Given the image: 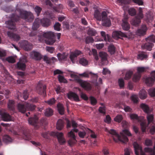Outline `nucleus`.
<instances>
[{"instance_id":"nucleus-1","label":"nucleus","mask_w":155,"mask_h":155,"mask_svg":"<svg viewBox=\"0 0 155 155\" xmlns=\"http://www.w3.org/2000/svg\"><path fill=\"white\" fill-rule=\"evenodd\" d=\"M17 11L19 12L20 15H18L15 13L12 14L10 20L5 22L7 27L9 29H14L15 28V22L18 21L20 18L29 22L32 21L34 19L33 14L30 12L22 11L20 9L17 10Z\"/></svg>"},{"instance_id":"nucleus-2","label":"nucleus","mask_w":155,"mask_h":155,"mask_svg":"<svg viewBox=\"0 0 155 155\" xmlns=\"http://www.w3.org/2000/svg\"><path fill=\"white\" fill-rule=\"evenodd\" d=\"M54 35L53 33L51 31L41 33L37 36V38L40 41H42L45 38L46 43L48 45H52L55 42V40L54 38Z\"/></svg>"},{"instance_id":"nucleus-3","label":"nucleus","mask_w":155,"mask_h":155,"mask_svg":"<svg viewBox=\"0 0 155 155\" xmlns=\"http://www.w3.org/2000/svg\"><path fill=\"white\" fill-rule=\"evenodd\" d=\"M109 133L112 135L113 140L116 142L120 141L123 143H126L128 141V139L126 136L123 134L121 136H120L115 130L113 129L110 130L109 131Z\"/></svg>"},{"instance_id":"nucleus-4","label":"nucleus","mask_w":155,"mask_h":155,"mask_svg":"<svg viewBox=\"0 0 155 155\" xmlns=\"http://www.w3.org/2000/svg\"><path fill=\"white\" fill-rule=\"evenodd\" d=\"M36 106L31 104L26 103L24 104L19 103L18 104V109L19 112L24 113L27 110L31 111L35 109Z\"/></svg>"},{"instance_id":"nucleus-5","label":"nucleus","mask_w":155,"mask_h":155,"mask_svg":"<svg viewBox=\"0 0 155 155\" xmlns=\"http://www.w3.org/2000/svg\"><path fill=\"white\" fill-rule=\"evenodd\" d=\"M140 107L145 113L147 114V119L148 121V124L149 125L153 121V115L152 114H149L150 111L149 107L147 105L142 104L140 105Z\"/></svg>"},{"instance_id":"nucleus-6","label":"nucleus","mask_w":155,"mask_h":155,"mask_svg":"<svg viewBox=\"0 0 155 155\" xmlns=\"http://www.w3.org/2000/svg\"><path fill=\"white\" fill-rule=\"evenodd\" d=\"M139 10V13L131 21V24L135 26H138L139 24L141 19L143 17L142 8H140Z\"/></svg>"},{"instance_id":"nucleus-7","label":"nucleus","mask_w":155,"mask_h":155,"mask_svg":"<svg viewBox=\"0 0 155 155\" xmlns=\"http://www.w3.org/2000/svg\"><path fill=\"white\" fill-rule=\"evenodd\" d=\"M147 69V68L144 67H137V72L133 75L132 78L133 81L134 82L138 81L141 77L140 73L145 72Z\"/></svg>"},{"instance_id":"nucleus-8","label":"nucleus","mask_w":155,"mask_h":155,"mask_svg":"<svg viewBox=\"0 0 155 155\" xmlns=\"http://www.w3.org/2000/svg\"><path fill=\"white\" fill-rule=\"evenodd\" d=\"M76 81L84 89L87 91L91 90L92 87L91 85L87 81H84L82 80L78 79L76 80Z\"/></svg>"},{"instance_id":"nucleus-9","label":"nucleus","mask_w":155,"mask_h":155,"mask_svg":"<svg viewBox=\"0 0 155 155\" xmlns=\"http://www.w3.org/2000/svg\"><path fill=\"white\" fill-rule=\"evenodd\" d=\"M52 135L56 136L59 143L61 145H64L66 142L62 133L58 132H52L51 133Z\"/></svg>"},{"instance_id":"nucleus-10","label":"nucleus","mask_w":155,"mask_h":155,"mask_svg":"<svg viewBox=\"0 0 155 155\" xmlns=\"http://www.w3.org/2000/svg\"><path fill=\"white\" fill-rule=\"evenodd\" d=\"M130 117L132 119H136L139 121H140V125L141 130L143 132H145L146 128L147 126L146 123L141 121L140 119V118L138 117L137 114H132L130 115Z\"/></svg>"},{"instance_id":"nucleus-11","label":"nucleus","mask_w":155,"mask_h":155,"mask_svg":"<svg viewBox=\"0 0 155 155\" xmlns=\"http://www.w3.org/2000/svg\"><path fill=\"white\" fill-rule=\"evenodd\" d=\"M101 15L102 25L106 27L110 26L111 24V22L110 19L107 18V13L105 11H103L102 12Z\"/></svg>"},{"instance_id":"nucleus-12","label":"nucleus","mask_w":155,"mask_h":155,"mask_svg":"<svg viewBox=\"0 0 155 155\" xmlns=\"http://www.w3.org/2000/svg\"><path fill=\"white\" fill-rule=\"evenodd\" d=\"M150 74L151 77H147L145 81L147 85L149 86H151L155 81V71H152Z\"/></svg>"},{"instance_id":"nucleus-13","label":"nucleus","mask_w":155,"mask_h":155,"mask_svg":"<svg viewBox=\"0 0 155 155\" xmlns=\"http://www.w3.org/2000/svg\"><path fill=\"white\" fill-rule=\"evenodd\" d=\"M133 146L136 155H139V152L140 155H145V153L142 150V147L136 142H134Z\"/></svg>"},{"instance_id":"nucleus-14","label":"nucleus","mask_w":155,"mask_h":155,"mask_svg":"<svg viewBox=\"0 0 155 155\" xmlns=\"http://www.w3.org/2000/svg\"><path fill=\"white\" fill-rule=\"evenodd\" d=\"M46 89L45 85L39 83L36 87V91L39 94L45 95L46 94Z\"/></svg>"},{"instance_id":"nucleus-15","label":"nucleus","mask_w":155,"mask_h":155,"mask_svg":"<svg viewBox=\"0 0 155 155\" xmlns=\"http://www.w3.org/2000/svg\"><path fill=\"white\" fill-rule=\"evenodd\" d=\"M68 136L69 137H70L68 141V143L69 145L71 146L76 143L77 141L76 139V137L72 131L68 133Z\"/></svg>"},{"instance_id":"nucleus-16","label":"nucleus","mask_w":155,"mask_h":155,"mask_svg":"<svg viewBox=\"0 0 155 155\" xmlns=\"http://www.w3.org/2000/svg\"><path fill=\"white\" fill-rule=\"evenodd\" d=\"M21 46L25 51H27L30 50L32 48V44L26 40L22 41L21 43Z\"/></svg>"},{"instance_id":"nucleus-17","label":"nucleus","mask_w":155,"mask_h":155,"mask_svg":"<svg viewBox=\"0 0 155 155\" xmlns=\"http://www.w3.org/2000/svg\"><path fill=\"white\" fill-rule=\"evenodd\" d=\"M68 98L71 100H74L75 101H80V99L78 94L72 92H70L67 94Z\"/></svg>"},{"instance_id":"nucleus-18","label":"nucleus","mask_w":155,"mask_h":155,"mask_svg":"<svg viewBox=\"0 0 155 155\" xmlns=\"http://www.w3.org/2000/svg\"><path fill=\"white\" fill-rule=\"evenodd\" d=\"M30 54L31 58L36 61L40 60L42 58V56L40 53L35 51L31 52Z\"/></svg>"},{"instance_id":"nucleus-19","label":"nucleus","mask_w":155,"mask_h":155,"mask_svg":"<svg viewBox=\"0 0 155 155\" xmlns=\"http://www.w3.org/2000/svg\"><path fill=\"white\" fill-rule=\"evenodd\" d=\"M0 114L2 119L5 121H9L12 120V117L8 114L6 112H0Z\"/></svg>"},{"instance_id":"nucleus-20","label":"nucleus","mask_w":155,"mask_h":155,"mask_svg":"<svg viewBox=\"0 0 155 155\" xmlns=\"http://www.w3.org/2000/svg\"><path fill=\"white\" fill-rule=\"evenodd\" d=\"M27 62V60L26 59L24 61L20 60L19 61L17 64V68L18 69L21 70L22 71H24L25 70L26 65L25 64Z\"/></svg>"},{"instance_id":"nucleus-21","label":"nucleus","mask_w":155,"mask_h":155,"mask_svg":"<svg viewBox=\"0 0 155 155\" xmlns=\"http://www.w3.org/2000/svg\"><path fill=\"white\" fill-rule=\"evenodd\" d=\"M113 36L114 37L118 38L122 37H127V35L125 33H123L120 31H115L113 33Z\"/></svg>"},{"instance_id":"nucleus-22","label":"nucleus","mask_w":155,"mask_h":155,"mask_svg":"<svg viewBox=\"0 0 155 155\" xmlns=\"http://www.w3.org/2000/svg\"><path fill=\"white\" fill-rule=\"evenodd\" d=\"M38 120V117L36 115H35L33 117L29 118L28 120L29 124L34 126L37 125Z\"/></svg>"},{"instance_id":"nucleus-23","label":"nucleus","mask_w":155,"mask_h":155,"mask_svg":"<svg viewBox=\"0 0 155 155\" xmlns=\"http://www.w3.org/2000/svg\"><path fill=\"white\" fill-rule=\"evenodd\" d=\"M146 31V26L145 25H143L140 29H139L137 30L136 34L139 36L143 35L145 34Z\"/></svg>"},{"instance_id":"nucleus-24","label":"nucleus","mask_w":155,"mask_h":155,"mask_svg":"<svg viewBox=\"0 0 155 155\" xmlns=\"http://www.w3.org/2000/svg\"><path fill=\"white\" fill-rule=\"evenodd\" d=\"M7 34L9 37L13 39L14 41H18L20 39V37L19 35L10 31H8Z\"/></svg>"},{"instance_id":"nucleus-25","label":"nucleus","mask_w":155,"mask_h":155,"mask_svg":"<svg viewBox=\"0 0 155 155\" xmlns=\"http://www.w3.org/2000/svg\"><path fill=\"white\" fill-rule=\"evenodd\" d=\"M41 24L44 27H48L51 24L50 20L47 18L40 19Z\"/></svg>"},{"instance_id":"nucleus-26","label":"nucleus","mask_w":155,"mask_h":155,"mask_svg":"<svg viewBox=\"0 0 155 155\" xmlns=\"http://www.w3.org/2000/svg\"><path fill=\"white\" fill-rule=\"evenodd\" d=\"M40 24H41L40 19L38 18L35 19L33 23V29L34 30H36L39 27Z\"/></svg>"},{"instance_id":"nucleus-27","label":"nucleus","mask_w":155,"mask_h":155,"mask_svg":"<svg viewBox=\"0 0 155 155\" xmlns=\"http://www.w3.org/2000/svg\"><path fill=\"white\" fill-rule=\"evenodd\" d=\"M58 110L59 113L61 115H63L64 114V108L62 104L59 103L57 105Z\"/></svg>"},{"instance_id":"nucleus-28","label":"nucleus","mask_w":155,"mask_h":155,"mask_svg":"<svg viewBox=\"0 0 155 155\" xmlns=\"http://www.w3.org/2000/svg\"><path fill=\"white\" fill-rule=\"evenodd\" d=\"M147 93L144 89H142L140 90L139 93V96L140 98L142 99H145L147 97Z\"/></svg>"},{"instance_id":"nucleus-29","label":"nucleus","mask_w":155,"mask_h":155,"mask_svg":"<svg viewBox=\"0 0 155 155\" xmlns=\"http://www.w3.org/2000/svg\"><path fill=\"white\" fill-rule=\"evenodd\" d=\"M3 140L4 143H7L11 142L12 141V139L8 135H5L3 136Z\"/></svg>"},{"instance_id":"nucleus-30","label":"nucleus","mask_w":155,"mask_h":155,"mask_svg":"<svg viewBox=\"0 0 155 155\" xmlns=\"http://www.w3.org/2000/svg\"><path fill=\"white\" fill-rule=\"evenodd\" d=\"M123 29L125 31H128L130 29V26L126 20L123 21L122 24Z\"/></svg>"},{"instance_id":"nucleus-31","label":"nucleus","mask_w":155,"mask_h":155,"mask_svg":"<svg viewBox=\"0 0 155 155\" xmlns=\"http://www.w3.org/2000/svg\"><path fill=\"white\" fill-rule=\"evenodd\" d=\"M64 127V122L61 120L59 119L57 123L56 128L58 130H61Z\"/></svg>"},{"instance_id":"nucleus-32","label":"nucleus","mask_w":155,"mask_h":155,"mask_svg":"<svg viewBox=\"0 0 155 155\" xmlns=\"http://www.w3.org/2000/svg\"><path fill=\"white\" fill-rule=\"evenodd\" d=\"M94 17L97 20L100 21L102 19L101 14L98 10H97L95 11L94 13Z\"/></svg>"},{"instance_id":"nucleus-33","label":"nucleus","mask_w":155,"mask_h":155,"mask_svg":"<svg viewBox=\"0 0 155 155\" xmlns=\"http://www.w3.org/2000/svg\"><path fill=\"white\" fill-rule=\"evenodd\" d=\"M23 134L25 137V140H29L31 139V135L28 130L25 128V130L23 131Z\"/></svg>"},{"instance_id":"nucleus-34","label":"nucleus","mask_w":155,"mask_h":155,"mask_svg":"<svg viewBox=\"0 0 155 155\" xmlns=\"http://www.w3.org/2000/svg\"><path fill=\"white\" fill-rule=\"evenodd\" d=\"M8 108L11 110H13L15 109V102L12 100H9L8 104Z\"/></svg>"},{"instance_id":"nucleus-35","label":"nucleus","mask_w":155,"mask_h":155,"mask_svg":"<svg viewBox=\"0 0 155 155\" xmlns=\"http://www.w3.org/2000/svg\"><path fill=\"white\" fill-rule=\"evenodd\" d=\"M100 57L101 58V61H103L107 60V54L104 52H101L99 53Z\"/></svg>"},{"instance_id":"nucleus-36","label":"nucleus","mask_w":155,"mask_h":155,"mask_svg":"<svg viewBox=\"0 0 155 155\" xmlns=\"http://www.w3.org/2000/svg\"><path fill=\"white\" fill-rule=\"evenodd\" d=\"M53 112L52 109L51 108H48L46 109L45 114V116L49 117L53 115Z\"/></svg>"},{"instance_id":"nucleus-37","label":"nucleus","mask_w":155,"mask_h":155,"mask_svg":"<svg viewBox=\"0 0 155 155\" xmlns=\"http://www.w3.org/2000/svg\"><path fill=\"white\" fill-rule=\"evenodd\" d=\"M144 150L146 152L151 153L150 155H155V147H154V149L150 148H145Z\"/></svg>"},{"instance_id":"nucleus-38","label":"nucleus","mask_w":155,"mask_h":155,"mask_svg":"<svg viewBox=\"0 0 155 155\" xmlns=\"http://www.w3.org/2000/svg\"><path fill=\"white\" fill-rule=\"evenodd\" d=\"M133 74V72L130 71H129L126 72L125 74L124 79L126 80H128L130 79Z\"/></svg>"},{"instance_id":"nucleus-39","label":"nucleus","mask_w":155,"mask_h":155,"mask_svg":"<svg viewBox=\"0 0 155 155\" xmlns=\"http://www.w3.org/2000/svg\"><path fill=\"white\" fill-rule=\"evenodd\" d=\"M108 51L111 54H114L115 51V48L114 46L113 45H110L108 46Z\"/></svg>"},{"instance_id":"nucleus-40","label":"nucleus","mask_w":155,"mask_h":155,"mask_svg":"<svg viewBox=\"0 0 155 155\" xmlns=\"http://www.w3.org/2000/svg\"><path fill=\"white\" fill-rule=\"evenodd\" d=\"M89 74H91V75H94V77H95V78H97L98 76L96 74L93 73L91 72H90L89 73H87L86 72H84L83 73L81 74V76L84 77L88 78V77H89Z\"/></svg>"},{"instance_id":"nucleus-41","label":"nucleus","mask_w":155,"mask_h":155,"mask_svg":"<svg viewBox=\"0 0 155 155\" xmlns=\"http://www.w3.org/2000/svg\"><path fill=\"white\" fill-rule=\"evenodd\" d=\"M79 62L80 64L84 66L87 65L88 63V61L84 58H81Z\"/></svg>"},{"instance_id":"nucleus-42","label":"nucleus","mask_w":155,"mask_h":155,"mask_svg":"<svg viewBox=\"0 0 155 155\" xmlns=\"http://www.w3.org/2000/svg\"><path fill=\"white\" fill-rule=\"evenodd\" d=\"M89 99L90 101L91 104L92 105L94 106L97 104V100L94 97L90 96L89 97Z\"/></svg>"},{"instance_id":"nucleus-43","label":"nucleus","mask_w":155,"mask_h":155,"mask_svg":"<svg viewBox=\"0 0 155 155\" xmlns=\"http://www.w3.org/2000/svg\"><path fill=\"white\" fill-rule=\"evenodd\" d=\"M57 56L59 61L64 60L67 58L66 56L64 54H61L60 53H58L57 54Z\"/></svg>"},{"instance_id":"nucleus-44","label":"nucleus","mask_w":155,"mask_h":155,"mask_svg":"<svg viewBox=\"0 0 155 155\" xmlns=\"http://www.w3.org/2000/svg\"><path fill=\"white\" fill-rule=\"evenodd\" d=\"M153 45V44L152 43L147 42L145 44L144 46L147 50L150 51L151 50Z\"/></svg>"},{"instance_id":"nucleus-45","label":"nucleus","mask_w":155,"mask_h":155,"mask_svg":"<svg viewBox=\"0 0 155 155\" xmlns=\"http://www.w3.org/2000/svg\"><path fill=\"white\" fill-rule=\"evenodd\" d=\"M128 12L129 15L132 16H134L136 14V11L133 8H130L128 10Z\"/></svg>"},{"instance_id":"nucleus-46","label":"nucleus","mask_w":155,"mask_h":155,"mask_svg":"<svg viewBox=\"0 0 155 155\" xmlns=\"http://www.w3.org/2000/svg\"><path fill=\"white\" fill-rule=\"evenodd\" d=\"M150 132L152 134L155 133V124L153 123L150 127Z\"/></svg>"},{"instance_id":"nucleus-47","label":"nucleus","mask_w":155,"mask_h":155,"mask_svg":"<svg viewBox=\"0 0 155 155\" xmlns=\"http://www.w3.org/2000/svg\"><path fill=\"white\" fill-rule=\"evenodd\" d=\"M119 85L121 88H123L124 87V82L123 78H120L118 80Z\"/></svg>"},{"instance_id":"nucleus-48","label":"nucleus","mask_w":155,"mask_h":155,"mask_svg":"<svg viewBox=\"0 0 155 155\" xmlns=\"http://www.w3.org/2000/svg\"><path fill=\"white\" fill-rule=\"evenodd\" d=\"M147 41L152 42H155V36L153 35H151L146 38Z\"/></svg>"},{"instance_id":"nucleus-49","label":"nucleus","mask_w":155,"mask_h":155,"mask_svg":"<svg viewBox=\"0 0 155 155\" xmlns=\"http://www.w3.org/2000/svg\"><path fill=\"white\" fill-rule=\"evenodd\" d=\"M58 78L59 81L61 82L66 83L67 82V80L65 79L64 77L61 75H59L58 76Z\"/></svg>"},{"instance_id":"nucleus-50","label":"nucleus","mask_w":155,"mask_h":155,"mask_svg":"<svg viewBox=\"0 0 155 155\" xmlns=\"http://www.w3.org/2000/svg\"><path fill=\"white\" fill-rule=\"evenodd\" d=\"M0 93L5 95L6 96V97L7 98H8V95L10 93L9 91L8 90H6L2 91H0Z\"/></svg>"},{"instance_id":"nucleus-51","label":"nucleus","mask_w":155,"mask_h":155,"mask_svg":"<svg viewBox=\"0 0 155 155\" xmlns=\"http://www.w3.org/2000/svg\"><path fill=\"white\" fill-rule=\"evenodd\" d=\"M35 10L37 13V16H38L42 10V8L38 6H37L35 8Z\"/></svg>"},{"instance_id":"nucleus-52","label":"nucleus","mask_w":155,"mask_h":155,"mask_svg":"<svg viewBox=\"0 0 155 155\" xmlns=\"http://www.w3.org/2000/svg\"><path fill=\"white\" fill-rule=\"evenodd\" d=\"M56 101V100L55 98H52L47 101L46 103L51 105L54 104L55 103Z\"/></svg>"},{"instance_id":"nucleus-53","label":"nucleus","mask_w":155,"mask_h":155,"mask_svg":"<svg viewBox=\"0 0 155 155\" xmlns=\"http://www.w3.org/2000/svg\"><path fill=\"white\" fill-rule=\"evenodd\" d=\"M147 55L144 53L142 52L138 55V58L140 60L146 58L147 57Z\"/></svg>"},{"instance_id":"nucleus-54","label":"nucleus","mask_w":155,"mask_h":155,"mask_svg":"<svg viewBox=\"0 0 155 155\" xmlns=\"http://www.w3.org/2000/svg\"><path fill=\"white\" fill-rule=\"evenodd\" d=\"M98 110L100 113L104 115L106 114L105 107L104 106L100 107L99 108Z\"/></svg>"},{"instance_id":"nucleus-55","label":"nucleus","mask_w":155,"mask_h":155,"mask_svg":"<svg viewBox=\"0 0 155 155\" xmlns=\"http://www.w3.org/2000/svg\"><path fill=\"white\" fill-rule=\"evenodd\" d=\"M149 95L152 97L155 96V88H151L148 91Z\"/></svg>"},{"instance_id":"nucleus-56","label":"nucleus","mask_w":155,"mask_h":155,"mask_svg":"<svg viewBox=\"0 0 155 155\" xmlns=\"http://www.w3.org/2000/svg\"><path fill=\"white\" fill-rule=\"evenodd\" d=\"M122 120V117L121 115H117L114 118V120L116 122L120 123Z\"/></svg>"},{"instance_id":"nucleus-57","label":"nucleus","mask_w":155,"mask_h":155,"mask_svg":"<svg viewBox=\"0 0 155 155\" xmlns=\"http://www.w3.org/2000/svg\"><path fill=\"white\" fill-rule=\"evenodd\" d=\"M94 41V39L91 37H87L85 39V42L86 44H89L90 43H93Z\"/></svg>"},{"instance_id":"nucleus-58","label":"nucleus","mask_w":155,"mask_h":155,"mask_svg":"<svg viewBox=\"0 0 155 155\" xmlns=\"http://www.w3.org/2000/svg\"><path fill=\"white\" fill-rule=\"evenodd\" d=\"M88 34L91 36H95L96 34V31L93 29H90L87 32Z\"/></svg>"},{"instance_id":"nucleus-59","label":"nucleus","mask_w":155,"mask_h":155,"mask_svg":"<svg viewBox=\"0 0 155 155\" xmlns=\"http://www.w3.org/2000/svg\"><path fill=\"white\" fill-rule=\"evenodd\" d=\"M6 60L9 63H14L15 62V59L12 56H10L6 58Z\"/></svg>"},{"instance_id":"nucleus-60","label":"nucleus","mask_w":155,"mask_h":155,"mask_svg":"<svg viewBox=\"0 0 155 155\" xmlns=\"http://www.w3.org/2000/svg\"><path fill=\"white\" fill-rule=\"evenodd\" d=\"M131 99L132 101L134 103H137L138 101V98L137 96L136 95H133L131 96Z\"/></svg>"},{"instance_id":"nucleus-61","label":"nucleus","mask_w":155,"mask_h":155,"mask_svg":"<svg viewBox=\"0 0 155 155\" xmlns=\"http://www.w3.org/2000/svg\"><path fill=\"white\" fill-rule=\"evenodd\" d=\"M61 24L58 22H56L54 25V30L57 31H59L60 30Z\"/></svg>"},{"instance_id":"nucleus-62","label":"nucleus","mask_w":155,"mask_h":155,"mask_svg":"<svg viewBox=\"0 0 155 155\" xmlns=\"http://www.w3.org/2000/svg\"><path fill=\"white\" fill-rule=\"evenodd\" d=\"M59 8L61 9L63 8V5L61 4H60L58 6L54 7L53 9L55 12L59 13L60 12V10L59 9Z\"/></svg>"},{"instance_id":"nucleus-63","label":"nucleus","mask_w":155,"mask_h":155,"mask_svg":"<svg viewBox=\"0 0 155 155\" xmlns=\"http://www.w3.org/2000/svg\"><path fill=\"white\" fill-rule=\"evenodd\" d=\"M43 60L44 61L46 62L47 63L50 64L51 62V59L48 57V56L46 55H45L44 56Z\"/></svg>"},{"instance_id":"nucleus-64","label":"nucleus","mask_w":155,"mask_h":155,"mask_svg":"<svg viewBox=\"0 0 155 155\" xmlns=\"http://www.w3.org/2000/svg\"><path fill=\"white\" fill-rule=\"evenodd\" d=\"M54 50V47L48 46H47L46 47V50L50 53H53Z\"/></svg>"}]
</instances>
